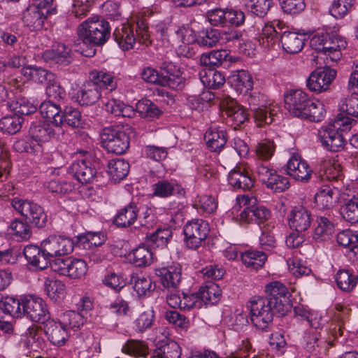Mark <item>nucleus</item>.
I'll return each mask as SVG.
<instances>
[{
    "label": "nucleus",
    "instance_id": "nucleus-49",
    "mask_svg": "<svg viewBox=\"0 0 358 358\" xmlns=\"http://www.w3.org/2000/svg\"><path fill=\"white\" fill-rule=\"evenodd\" d=\"M10 234L18 241H27L31 236V230L25 220L15 219L9 226Z\"/></svg>",
    "mask_w": 358,
    "mask_h": 358
},
{
    "label": "nucleus",
    "instance_id": "nucleus-40",
    "mask_svg": "<svg viewBox=\"0 0 358 358\" xmlns=\"http://www.w3.org/2000/svg\"><path fill=\"white\" fill-rule=\"evenodd\" d=\"M153 259V253L150 247L145 245H139L130 255V259L138 267L150 266L152 263Z\"/></svg>",
    "mask_w": 358,
    "mask_h": 358
},
{
    "label": "nucleus",
    "instance_id": "nucleus-16",
    "mask_svg": "<svg viewBox=\"0 0 358 358\" xmlns=\"http://www.w3.org/2000/svg\"><path fill=\"white\" fill-rule=\"evenodd\" d=\"M318 136L322 145L331 152L343 149L345 141L335 125L322 127L318 130Z\"/></svg>",
    "mask_w": 358,
    "mask_h": 358
},
{
    "label": "nucleus",
    "instance_id": "nucleus-9",
    "mask_svg": "<svg viewBox=\"0 0 358 358\" xmlns=\"http://www.w3.org/2000/svg\"><path fill=\"white\" fill-rule=\"evenodd\" d=\"M336 76V71L330 68L317 69L306 81L308 88L314 92L321 93L328 90Z\"/></svg>",
    "mask_w": 358,
    "mask_h": 358
},
{
    "label": "nucleus",
    "instance_id": "nucleus-57",
    "mask_svg": "<svg viewBox=\"0 0 358 358\" xmlns=\"http://www.w3.org/2000/svg\"><path fill=\"white\" fill-rule=\"evenodd\" d=\"M257 125L261 127L263 124H270L273 122L274 117L279 111L278 107L259 108L257 110H251Z\"/></svg>",
    "mask_w": 358,
    "mask_h": 358
},
{
    "label": "nucleus",
    "instance_id": "nucleus-32",
    "mask_svg": "<svg viewBox=\"0 0 358 358\" xmlns=\"http://www.w3.org/2000/svg\"><path fill=\"white\" fill-rule=\"evenodd\" d=\"M101 97V92L90 80L85 83L78 92V101L81 105H92Z\"/></svg>",
    "mask_w": 358,
    "mask_h": 358
},
{
    "label": "nucleus",
    "instance_id": "nucleus-36",
    "mask_svg": "<svg viewBox=\"0 0 358 358\" xmlns=\"http://www.w3.org/2000/svg\"><path fill=\"white\" fill-rule=\"evenodd\" d=\"M129 164L123 159H112L108 164V173L115 182L123 180L129 173Z\"/></svg>",
    "mask_w": 358,
    "mask_h": 358
},
{
    "label": "nucleus",
    "instance_id": "nucleus-52",
    "mask_svg": "<svg viewBox=\"0 0 358 358\" xmlns=\"http://www.w3.org/2000/svg\"><path fill=\"white\" fill-rule=\"evenodd\" d=\"M122 352L134 357H145L148 354V347L143 341L129 340L122 347Z\"/></svg>",
    "mask_w": 358,
    "mask_h": 358
},
{
    "label": "nucleus",
    "instance_id": "nucleus-4",
    "mask_svg": "<svg viewBox=\"0 0 358 358\" xmlns=\"http://www.w3.org/2000/svg\"><path fill=\"white\" fill-rule=\"evenodd\" d=\"M131 127L127 126L126 129L116 127H105L101 132V144L108 152L115 155L124 154L129 147V137L128 131H131Z\"/></svg>",
    "mask_w": 358,
    "mask_h": 358
},
{
    "label": "nucleus",
    "instance_id": "nucleus-1",
    "mask_svg": "<svg viewBox=\"0 0 358 358\" xmlns=\"http://www.w3.org/2000/svg\"><path fill=\"white\" fill-rule=\"evenodd\" d=\"M152 14V12L148 10L144 12V15L138 18L135 25L123 23L115 28L113 32L114 40L123 50L132 49L137 41L141 43L148 41L150 34L148 17Z\"/></svg>",
    "mask_w": 358,
    "mask_h": 358
},
{
    "label": "nucleus",
    "instance_id": "nucleus-43",
    "mask_svg": "<svg viewBox=\"0 0 358 358\" xmlns=\"http://www.w3.org/2000/svg\"><path fill=\"white\" fill-rule=\"evenodd\" d=\"M266 255L260 251L248 250L241 254V260L243 263L249 268L257 270L262 268L266 260Z\"/></svg>",
    "mask_w": 358,
    "mask_h": 358
},
{
    "label": "nucleus",
    "instance_id": "nucleus-27",
    "mask_svg": "<svg viewBox=\"0 0 358 358\" xmlns=\"http://www.w3.org/2000/svg\"><path fill=\"white\" fill-rule=\"evenodd\" d=\"M204 139L211 151L217 152L223 148L227 143V132L219 127H211L206 131Z\"/></svg>",
    "mask_w": 358,
    "mask_h": 358
},
{
    "label": "nucleus",
    "instance_id": "nucleus-30",
    "mask_svg": "<svg viewBox=\"0 0 358 358\" xmlns=\"http://www.w3.org/2000/svg\"><path fill=\"white\" fill-rule=\"evenodd\" d=\"M138 214V208L135 203L131 202L121 208L114 219V223L119 227H127L132 225Z\"/></svg>",
    "mask_w": 358,
    "mask_h": 358
},
{
    "label": "nucleus",
    "instance_id": "nucleus-55",
    "mask_svg": "<svg viewBox=\"0 0 358 358\" xmlns=\"http://www.w3.org/2000/svg\"><path fill=\"white\" fill-rule=\"evenodd\" d=\"M0 308L4 313L14 317L22 316V298L21 300L13 297H7L0 303Z\"/></svg>",
    "mask_w": 358,
    "mask_h": 358
},
{
    "label": "nucleus",
    "instance_id": "nucleus-64",
    "mask_svg": "<svg viewBox=\"0 0 358 358\" xmlns=\"http://www.w3.org/2000/svg\"><path fill=\"white\" fill-rule=\"evenodd\" d=\"M341 112L358 118V96L353 94L343 99L339 105Z\"/></svg>",
    "mask_w": 358,
    "mask_h": 358
},
{
    "label": "nucleus",
    "instance_id": "nucleus-6",
    "mask_svg": "<svg viewBox=\"0 0 358 358\" xmlns=\"http://www.w3.org/2000/svg\"><path fill=\"white\" fill-rule=\"evenodd\" d=\"M210 227L207 221L193 219L186 223L183 232L187 246L191 249L200 247L207 238Z\"/></svg>",
    "mask_w": 358,
    "mask_h": 358
},
{
    "label": "nucleus",
    "instance_id": "nucleus-53",
    "mask_svg": "<svg viewBox=\"0 0 358 358\" xmlns=\"http://www.w3.org/2000/svg\"><path fill=\"white\" fill-rule=\"evenodd\" d=\"M22 122L18 115H8L0 120V129L4 133L15 134L20 130Z\"/></svg>",
    "mask_w": 358,
    "mask_h": 358
},
{
    "label": "nucleus",
    "instance_id": "nucleus-24",
    "mask_svg": "<svg viewBox=\"0 0 358 358\" xmlns=\"http://www.w3.org/2000/svg\"><path fill=\"white\" fill-rule=\"evenodd\" d=\"M347 42L341 36L328 33L324 44L323 55H328L331 61L336 62L341 58V50L346 48Z\"/></svg>",
    "mask_w": 358,
    "mask_h": 358
},
{
    "label": "nucleus",
    "instance_id": "nucleus-34",
    "mask_svg": "<svg viewBox=\"0 0 358 358\" xmlns=\"http://www.w3.org/2000/svg\"><path fill=\"white\" fill-rule=\"evenodd\" d=\"M191 32V30L185 27L179 28L176 31L177 38L183 43L178 48V53L187 58H191L195 55L193 48L189 46V44L195 41Z\"/></svg>",
    "mask_w": 358,
    "mask_h": 358
},
{
    "label": "nucleus",
    "instance_id": "nucleus-54",
    "mask_svg": "<svg viewBox=\"0 0 358 358\" xmlns=\"http://www.w3.org/2000/svg\"><path fill=\"white\" fill-rule=\"evenodd\" d=\"M324 108L322 103L320 101H313L311 100L302 113L301 118L308 120L311 122H320L324 116Z\"/></svg>",
    "mask_w": 358,
    "mask_h": 358
},
{
    "label": "nucleus",
    "instance_id": "nucleus-31",
    "mask_svg": "<svg viewBox=\"0 0 358 358\" xmlns=\"http://www.w3.org/2000/svg\"><path fill=\"white\" fill-rule=\"evenodd\" d=\"M229 79L231 85L240 93H247L253 87L252 77L245 70L233 71Z\"/></svg>",
    "mask_w": 358,
    "mask_h": 358
},
{
    "label": "nucleus",
    "instance_id": "nucleus-22",
    "mask_svg": "<svg viewBox=\"0 0 358 358\" xmlns=\"http://www.w3.org/2000/svg\"><path fill=\"white\" fill-rule=\"evenodd\" d=\"M69 173L82 184L90 183L94 178L96 171L90 161L78 159L69 167Z\"/></svg>",
    "mask_w": 358,
    "mask_h": 358
},
{
    "label": "nucleus",
    "instance_id": "nucleus-47",
    "mask_svg": "<svg viewBox=\"0 0 358 358\" xmlns=\"http://www.w3.org/2000/svg\"><path fill=\"white\" fill-rule=\"evenodd\" d=\"M355 0H334L329 13L335 18H343L355 8Z\"/></svg>",
    "mask_w": 358,
    "mask_h": 358
},
{
    "label": "nucleus",
    "instance_id": "nucleus-46",
    "mask_svg": "<svg viewBox=\"0 0 358 358\" xmlns=\"http://www.w3.org/2000/svg\"><path fill=\"white\" fill-rule=\"evenodd\" d=\"M229 54L226 50H217L204 53L200 57V63L203 66H220L227 60Z\"/></svg>",
    "mask_w": 358,
    "mask_h": 358
},
{
    "label": "nucleus",
    "instance_id": "nucleus-63",
    "mask_svg": "<svg viewBox=\"0 0 358 358\" xmlns=\"http://www.w3.org/2000/svg\"><path fill=\"white\" fill-rule=\"evenodd\" d=\"M63 124H66L73 128H78L82 126L83 120L80 112L71 106H67L62 112Z\"/></svg>",
    "mask_w": 358,
    "mask_h": 358
},
{
    "label": "nucleus",
    "instance_id": "nucleus-11",
    "mask_svg": "<svg viewBox=\"0 0 358 358\" xmlns=\"http://www.w3.org/2000/svg\"><path fill=\"white\" fill-rule=\"evenodd\" d=\"M285 172L295 180L306 183L310 180L313 170L300 155H293L287 163Z\"/></svg>",
    "mask_w": 358,
    "mask_h": 358
},
{
    "label": "nucleus",
    "instance_id": "nucleus-35",
    "mask_svg": "<svg viewBox=\"0 0 358 358\" xmlns=\"http://www.w3.org/2000/svg\"><path fill=\"white\" fill-rule=\"evenodd\" d=\"M131 282L134 284V288L140 296H150L156 287L150 277L144 274L133 275Z\"/></svg>",
    "mask_w": 358,
    "mask_h": 358
},
{
    "label": "nucleus",
    "instance_id": "nucleus-50",
    "mask_svg": "<svg viewBox=\"0 0 358 358\" xmlns=\"http://www.w3.org/2000/svg\"><path fill=\"white\" fill-rule=\"evenodd\" d=\"M181 348L178 343L170 341L159 347L154 352L158 358H180Z\"/></svg>",
    "mask_w": 358,
    "mask_h": 358
},
{
    "label": "nucleus",
    "instance_id": "nucleus-28",
    "mask_svg": "<svg viewBox=\"0 0 358 358\" xmlns=\"http://www.w3.org/2000/svg\"><path fill=\"white\" fill-rule=\"evenodd\" d=\"M41 115L56 127L63 125L62 112L60 106L50 101H44L39 106Z\"/></svg>",
    "mask_w": 358,
    "mask_h": 358
},
{
    "label": "nucleus",
    "instance_id": "nucleus-41",
    "mask_svg": "<svg viewBox=\"0 0 358 358\" xmlns=\"http://www.w3.org/2000/svg\"><path fill=\"white\" fill-rule=\"evenodd\" d=\"M256 39L261 46L266 49H271L275 46L278 42L279 34L273 25L266 24Z\"/></svg>",
    "mask_w": 358,
    "mask_h": 358
},
{
    "label": "nucleus",
    "instance_id": "nucleus-56",
    "mask_svg": "<svg viewBox=\"0 0 358 358\" xmlns=\"http://www.w3.org/2000/svg\"><path fill=\"white\" fill-rule=\"evenodd\" d=\"M66 286L61 280L47 279L45 281V291L54 301L62 299L65 295Z\"/></svg>",
    "mask_w": 358,
    "mask_h": 358
},
{
    "label": "nucleus",
    "instance_id": "nucleus-14",
    "mask_svg": "<svg viewBox=\"0 0 358 358\" xmlns=\"http://www.w3.org/2000/svg\"><path fill=\"white\" fill-rule=\"evenodd\" d=\"M341 188L334 183L322 185L315 195V203L320 209L334 208L340 199Z\"/></svg>",
    "mask_w": 358,
    "mask_h": 358
},
{
    "label": "nucleus",
    "instance_id": "nucleus-39",
    "mask_svg": "<svg viewBox=\"0 0 358 358\" xmlns=\"http://www.w3.org/2000/svg\"><path fill=\"white\" fill-rule=\"evenodd\" d=\"M172 237L170 229H159L155 232L146 236L145 244L152 248H164Z\"/></svg>",
    "mask_w": 358,
    "mask_h": 358
},
{
    "label": "nucleus",
    "instance_id": "nucleus-15",
    "mask_svg": "<svg viewBox=\"0 0 358 358\" xmlns=\"http://www.w3.org/2000/svg\"><path fill=\"white\" fill-rule=\"evenodd\" d=\"M228 181L234 189L250 190L255 184L246 164L241 163L229 173Z\"/></svg>",
    "mask_w": 358,
    "mask_h": 358
},
{
    "label": "nucleus",
    "instance_id": "nucleus-58",
    "mask_svg": "<svg viewBox=\"0 0 358 358\" xmlns=\"http://www.w3.org/2000/svg\"><path fill=\"white\" fill-rule=\"evenodd\" d=\"M248 101L250 106V110H257L259 108L277 107L273 101L268 99L267 95L255 92L250 94L248 98Z\"/></svg>",
    "mask_w": 358,
    "mask_h": 358
},
{
    "label": "nucleus",
    "instance_id": "nucleus-26",
    "mask_svg": "<svg viewBox=\"0 0 358 358\" xmlns=\"http://www.w3.org/2000/svg\"><path fill=\"white\" fill-rule=\"evenodd\" d=\"M161 282L164 287L176 288L181 280V267L180 265H171L157 270Z\"/></svg>",
    "mask_w": 358,
    "mask_h": 358
},
{
    "label": "nucleus",
    "instance_id": "nucleus-42",
    "mask_svg": "<svg viewBox=\"0 0 358 358\" xmlns=\"http://www.w3.org/2000/svg\"><path fill=\"white\" fill-rule=\"evenodd\" d=\"M316 222L317 226L314 229L313 238L317 241L329 239L334 231V224L324 217H317Z\"/></svg>",
    "mask_w": 358,
    "mask_h": 358
},
{
    "label": "nucleus",
    "instance_id": "nucleus-29",
    "mask_svg": "<svg viewBox=\"0 0 358 358\" xmlns=\"http://www.w3.org/2000/svg\"><path fill=\"white\" fill-rule=\"evenodd\" d=\"M280 41L285 51L289 54H296L302 50L305 38L296 32L285 31L281 35Z\"/></svg>",
    "mask_w": 358,
    "mask_h": 358
},
{
    "label": "nucleus",
    "instance_id": "nucleus-23",
    "mask_svg": "<svg viewBox=\"0 0 358 358\" xmlns=\"http://www.w3.org/2000/svg\"><path fill=\"white\" fill-rule=\"evenodd\" d=\"M153 195L167 198L172 195L183 196L185 189L175 180H161L152 185Z\"/></svg>",
    "mask_w": 358,
    "mask_h": 358
},
{
    "label": "nucleus",
    "instance_id": "nucleus-59",
    "mask_svg": "<svg viewBox=\"0 0 358 358\" xmlns=\"http://www.w3.org/2000/svg\"><path fill=\"white\" fill-rule=\"evenodd\" d=\"M155 312L151 308H148L141 313L134 321V328L138 332H144L150 329L155 321Z\"/></svg>",
    "mask_w": 358,
    "mask_h": 358
},
{
    "label": "nucleus",
    "instance_id": "nucleus-48",
    "mask_svg": "<svg viewBox=\"0 0 358 358\" xmlns=\"http://www.w3.org/2000/svg\"><path fill=\"white\" fill-rule=\"evenodd\" d=\"M341 215L345 220L352 224L358 222V199L355 196L352 199H344L341 208Z\"/></svg>",
    "mask_w": 358,
    "mask_h": 358
},
{
    "label": "nucleus",
    "instance_id": "nucleus-8",
    "mask_svg": "<svg viewBox=\"0 0 358 358\" xmlns=\"http://www.w3.org/2000/svg\"><path fill=\"white\" fill-rule=\"evenodd\" d=\"M26 315L33 322L44 323L50 317L44 301L36 296L22 298V316Z\"/></svg>",
    "mask_w": 358,
    "mask_h": 358
},
{
    "label": "nucleus",
    "instance_id": "nucleus-5",
    "mask_svg": "<svg viewBox=\"0 0 358 358\" xmlns=\"http://www.w3.org/2000/svg\"><path fill=\"white\" fill-rule=\"evenodd\" d=\"M12 206L24 217V220L38 228L45 226L48 217L43 208L31 201L14 198Z\"/></svg>",
    "mask_w": 358,
    "mask_h": 358
},
{
    "label": "nucleus",
    "instance_id": "nucleus-7",
    "mask_svg": "<svg viewBox=\"0 0 358 358\" xmlns=\"http://www.w3.org/2000/svg\"><path fill=\"white\" fill-rule=\"evenodd\" d=\"M266 296L264 297L271 301L279 315H285L290 308L288 303V289L284 284L278 281L268 283L265 288Z\"/></svg>",
    "mask_w": 358,
    "mask_h": 358
},
{
    "label": "nucleus",
    "instance_id": "nucleus-44",
    "mask_svg": "<svg viewBox=\"0 0 358 358\" xmlns=\"http://www.w3.org/2000/svg\"><path fill=\"white\" fill-rule=\"evenodd\" d=\"M200 77L203 84L210 89H218L225 83L224 75L214 69L203 71Z\"/></svg>",
    "mask_w": 358,
    "mask_h": 358
},
{
    "label": "nucleus",
    "instance_id": "nucleus-61",
    "mask_svg": "<svg viewBox=\"0 0 358 358\" xmlns=\"http://www.w3.org/2000/svg\"><path fill=\"white\" fill-rule=\"evenodd\" d=\"M66 276L72 279H79L83 277L87 271V265L82 259L71 257Z\"/></svg>",
    "mask_w": 358,
    "mask_h": 358
},
{
    "label": "nucleus",
    "instance_id": "nucleus-17",
    "mask_svg": "<svg viewBox=\"0 0 358 358\" xmlns=\"http://www.w3.org/2000/svg\"><path fill=\"white\" fill-rule=\"evenodd\" d=\"M271 215V210L266 207L260 205H250L245 207L241 213L240 220L247 224L256 223L259 225L261 224L264 225L272 222L270 220Z\"/></svg>",
    "mask_w": 358,
    "mask_h": 358
},
{
    "label": "nucleus",
    "instance_id": "nucleus-13",
    "mask_svg": "<svg viewBox=\"0 0 358 358\" xmlns=\"http://www.w3.org/2000/svg\"><path fill=\"white\" fill-rule=\"evenodd\" d=\"M284 101L289 112L295 117H301L311 99L301 90H289L285 94Z\"/></svg>",
    "mask_w": 358,
    "mask_h": 358
},
{
    "label": "nucleus",
    "instance_id": "nucleus-2",
    "mask_svg": "<svg viewBox=\"0 0 358 358\" xmlns=\"http://www.w3.org/2000/svg\"><path fill=\"white\" fill-rule=\"evenodd\" d=\"M78 36L86 45H101L110 36V26L103 17H93L80 24Z\"/></svg>",
    "mask_w": 358,
    "mask_h": 358
},
{
    "label": "nucleus",
    "instance_id": "nucleus-10",
    "mask_svg": "<svg viewBox=\"0 0 358 358\" xmlns=\"http://www.w3.org/2000/svg\"><path fill=\"white\" fill-rule=\"evenodd\" d=\"M42 243L45 251L50 258L65 256L73 251L74 243L70 238L64 236L51 235Z\"/></svg>",
    "mask_w": 358,
    "mask_h": 358
},
{
    "label": "nucleus",
    "instance_id": "nucleus-19",
    "mask_svg": "<svg viewBox=\"0 0 358 358\" xmlns=\"http://www.w3.org/2000/svg\"><path fill=\"white\" fill-rule=\"evenodd\" d=\"M42 57L44 62L52 64L67 65L73 59L71 48L64 43H59L55 48L43 52Z\"/></svg>",
    "mask_w": 358,
    "mask_h": 358
},
{
    "label": "nucleus",
    "instance_id": "nucleus-60",
    "mask_svg": "<svg viewBox=\"0 0 358 358\" xmlns=\"http://www.w3.org/2000/svg\"><path fill=\"white\" fill-rule=\"evenodd\" d=\"M60 320L67 329H72L73 330L79 329L85 322L83 314L73 310L63 313Z\"/></svg>",
    "mask_w": 358,
    "mask_h": 358
},
{
    "label": "nucleus",
    "instance_id": "nucleus-18",
    "mask_svg": "<svg viewBox=\"0 0 358 358\" xmlns=\"http://www.w3.org/2000/svg\"><path fill=\"white\" fill-rule=\"evenodd\" d=\"M24 255L28 263L39 270H44L49 267L50 257L45 251L43 243L40 246L34 245H27L23 250Z\"/></svg>",
    "mask_w": 358,
    "mask_h": 358
},
{
    "label": "nucleus",
    "instance_id": "nucleus-33",
    "mask_svg": "<svg viewBox=\"0 0 358 358\" xmlns=\"http://www.w3.org/2000/svg\"><path fill=\"white\" fill-rule=\"evenodd\" d=\"M89 80L94 83L100 92L101 90L112 91L117 85L114 77L111 74L103 71H92L90 73Z\"/></svg>",
    "mask_w": 358,
    "mask_h": 358
},
{
    "label": "nucleus",
    "instance_id": "nucleus-21",
    "mask_svg": "<svg viewBox=\"0 0 358 358\" xmlns=\"http://www.w3.org/2000/svg\"><path fill=\"white\" fill-rule=\"evenodd\" d=\"M42 324L45 334L52 344L62 345L68 339V330L61 320L56 322L49 318Z\"/></svg>",
    "mask_w": 358,
    "mask_h": 358
},
{
    "label": "nucleus",
    "instance_id": "nucleus-45",
    "mask_svg": "<svg viewBox=\"0 0 358 358\" xmlns=\"http://www.w3.org/2000/svg\"><path fill=\"white\" fill-rule=\"evenodd\" d=\"M336 280L338 287L345 292L352 291L358 282V277L350 270H340L336 273Z\"/></svg>",
    "mask_w": 358,
    "mask_h": 358
},
{
    "label": "nucleus",
    "instance_id": "nucleus-51",
    "mask_svg": "<svg viewBox=\"0 0 358 358\" xmlns=\"http://www.w3.org/2000/svg\"><path fill=\"white\" fill-rule=\"evenodd\" d=\"M197 43L204 48H213L221 43V31L218 29H210L203 31L196 39Z\"/></svg>",
    "mask_w": 358,
    "mask_h": 358
},
{
    "label": "nucleus",
    "instance_id": "nucleus-25",
    "mask_svg": "<svg viewBox=\"0 0 358 358\" xmlns=\"http://www.w3.org/2000/svg\"><path fill=\"white\" fill-rule=\"evenodd\" d=\"M322 180H327L328 185L334 183L340 188L343 187V172L341 164L334 161L332 163H327L324 165L323 169L319 173Z\"/></svg>",
    "mask_w": 358,
    "mask_h": 358
},
{
    "label": "nucleus",
    "instance_id": "nucleus-20",
    "mask_svg": "<svg viewBox=\"0 0 358 358\" xmlns=\"http://www.w3.org/2000/svg\"><path fill=\"white\" fill-rule=\"evenodd\" d=\"M311 222V213L303 206L294 207L288 215V223L290 228L297 232L307 230L310 227Z\"/></svg>",
    "mask_w": 358,
    "mask_h": 358
},
{
    "label": "nucleus",
    "instance_id": "nucleus-62",
    "mask_svg": "<svg viewBox=\"0 0 358 358\" xmlns=\"http://www.w3.org/2000/svg\"><path fill=\"white\" fill-rule=\"evenodd\" d=\"M136 110L145 118L152 119L158 117L160 110L150 100L142 99L136 103Z\"/></svg>",
    "mask_w": 358,
    "mask_h": 358
},
{
    "label": "nucleus",
    "instance_id": "nucleus-12",
    "mask_svg": "<svg viewBox=\"0 0 358 358\" xmlns=\"http://www.w3.org/2000/svg\"><path fill=\"white\" fill-rule=\"evenodd\" d=\"M50 13L47 6L34 3L29 6L23 12L22 20L24 24L31 31H37L42 29L47 15Z\"/></svg>",
    "mask_w": 358,
    "mask_h": 358
},
{
    "label": "nucleus",
    "instance_id": "nucleus-3",
    "mask_svg": "<svg viewBox=\"0 0 358 358\" xmlns=\"http://www.w3.org/2000/svg\"><path fill=\"white\" fill-rule=\"evenodd\" d=\"M271 303L264 297L253 296L247 303L251 322L260 330H266L271 324L274 315L278 314Z\"/></svg>",
    "mask_w": 358,
    "mask_h": 358
},
{
    "label": "nucleus",
    "instance_id": "nucleus-38",
    "mask_svg": "<svg viewBox=\"0 0 358 358\" xmlns=\"http://www.w3.org/2000/svg\"><path fill=\"white\" fill-rule=\"evenodd\" d=\"M29 132L35 141L42 143L50 141L56 134L50 123L31 125Z\"/></svg>",
    "mask_w": 358,
    "mask_h": 358
},
{
    "label": "nucleus",
    "instance_id": "nucleus-37",
    "mask_svg": "<svg viewBox=\"0 0 358 358\" xmlns=\"http://www.w3.org/2000/svg\"><path fill=\"white\" fill-rule=\"evenodd\" d=\"M197 296L205 303L213 305L220 300L221 290L217 284L208 282L205 285L201 287L197 292Z\"/></svg>",
    "mask_w": 358,
    "mask_h": 358
}]
</instances>
